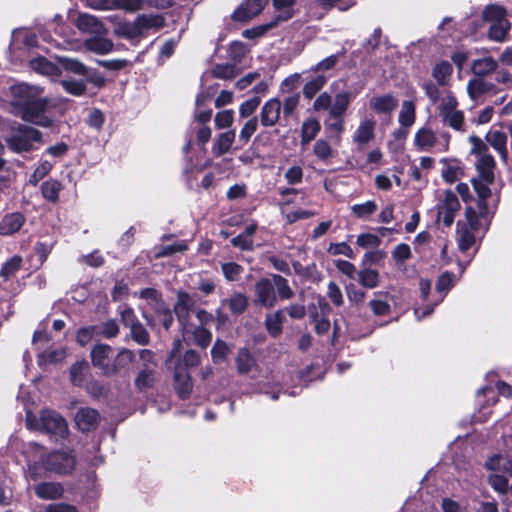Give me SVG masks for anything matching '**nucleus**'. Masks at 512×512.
I'll list each match as a JSON object with an SVG mask.
<instances>
[{
  "label": "nucleus",
  "mask_w": 512,
  "mask_h": 512,
  "mask_svg": "<svg viewBox=\"0 0 512 512\" xmlns=\"http://www.w3.org/2000/svg\"><path fill=\"white\" fill-rule=\"evenodd\" d=\"M196 299L185 291H178L173 311L177 317L184 339L192 335L195 344L201 348L209 346L212 340L211 332L203 326H195L190 322L191 314L195 312Z\"/></svg>",
  "instance_id": "nucleus-1"
},
{
  "label": "nucleus",
  "mask_w": 512,
  "mask_h": 512,
  "mask_svg": "<svg viewBox=\"0 0 512 512\" xmlns=\"http://www.w3.org/2000/svg\"><path fill=\"white\" fill-rule=\"evenodd\" d=\"M26 426L29 429L43 431L61 438L68 434L66 420L59 413L48 409L42 410L39 416L27 412Z\"/></svg>",
  "instance_id": "nucleus-2"
},
{
  "label": "nucleus",
  "mask_w": 512,
  "mask_h": 512,
  "mask_svg": "<svg viewBox=\"0 0 512 512\" xmlns=\"http://www.w3.org/2000/svg\"><path fill=\"white\" fill-rule=\"evenodd\" d=\"M506 8L498 4L487 5L482 12V20L490 24L488 38L492 41L502 43L507 40L511 29V23L507 19Z\"/></svg>",
  "instance_id": "nucleus-3"
},
{
  "label": "nucleus",
  "mask_w": 512,
  "mask_h": 512,
  "mask_svg": "<svg viewBox=\"0 0 512 512\" xmlns=\"http://www.w3.org/2000/svg\"><path fill=\"white\" fill-rule=\"evenodd\" d=\"M466 223H457L458 246L461 251L469 250L475 242V232L483 226H488L491 219L480 218V214L468 206L465 211Z\"/></svg>",
  "instance_id": "nucleus-4"
},
{
  "label": "nucleus",
  "mask_w": 512,
  "mask_h": 512,
  "mask_svg": "<svg viewBox=\"0 0 512 512\" xmlns=\"http://www.w3.org/2000/svg\"><path fill=\"white\" fill-rule=\"evenodd\" d=\"M451 135L449 132H441L439 136L429 127H421L414 136V146L418 151L446 152L449 149Z\"/></svg>",
  "instance_id": "nucleus-5"
},
{
  "label": "nucleus",
  "mask_w": 512,
  "mask_h": 512,
  "mask_svg": "<svg viewBox=\"0 0 512 512\" xmlns=\"http://www.w3.org/2000/svg\"><path fill=\"white\" fill-rule=\"evenodd\" d=\"M19 104L21 105L19 115L24 121L43 127L50 126L51 119L46 115L49 104L47 99H27Z\"/></svg>",
  "instance_id": "nucleus-6"
},
{
  "label": "nucleus",
  "mask_w": 512,
  "mask_h": 512,
  "mask_svg": "<svg viewBox=\"0 0 512 512\" xmlns=\"http://www.w3.org/2000/svg\"><path fill=\"white\" fill-rule=\"evenodd\" d=\"M9 149L16 153L28 152L35 142L41 141V133L32 127L18 125L13 134L5 139Z\"/></svg>",
  "instance_id": "nucleus-7"
},
{
  "label": "nucleus",
  "mask_w": 512,
  "mask_h": 512,
  "mask_svg": "<svg viewBox=\"0 0 512 512\" xmlns=\"http://www.w3.org/2000/svg\"><path fill=\"white\" fill-rule=\"evenodd\" d=\"M493 181H486L481 177L473 178L472 184L475 192L478 196L477 201V213L480 214V218L485 220L491 219L497 206V201L492 198L491 189L489 185Z\"/></svg>",
  "instance_id": "nucleus-8"
},
{
  "label": "nucleus",
  "mask_w": 512,
  "mask_h": 512,
  "mask_svg": "<svg viewBox=\"0 0 512 512\" xmlns=\"http://www.w3.org/2000/svg\"><path fill=\"white\" fill-rule=\"evenodd\" d=\"M460 208L461 205L457 195L451 190L445 191L442 199L437 205L438 221H442L446 227H450L453 224L456 214Z\"/></svg>",
  "instance_id": "nucleus-9"
},
{
  "label": "nucleus",
  "mask_w": 512,
  "mask_h": 512,
  "mask_svg": "<svg viewBox=\"0 0 512 512\" xmlns=\"http://www.w3.org/2000/svg\"><path fill=\"white\" fill-rule=\"evenodd\" d=\"M45 467L57 474H69L75 467V457L71 452L55 451L48 455Z\"/></svg>",
  "instance_id": "nucleus-10"
},
{
  "label": "nucleus",
  "mask_w": 512,
  "mask_h": 512,
  "mask_svg": "<svg viewBox=\"0 0 512 512\" xmlns=\"http://www.w3.org/2000/svg\"><path fill=\"white\" fill-rule=\"evenodd\" d=\"M254 296V303L265 308H272L277 303L275 288L269 278H261L255 283Z\"/></svg>",
  "instance_id": "nucleus-11"
},
{
  "label": "nucleus",
  "mask_w": 512,
  "mask_h": 512,
  "mask_svg": "<svg viewBox=\"0 0 512 512\" xmlns=\"http://www.w3.org/2000/svg\"><path fill=\"white\" fill-rule=\"evenodd\" d=\"M281 101L279 98L274 97L266 101L261 107L258 122L264 128H271L275 126L281 118Z\"/></svg>",
  "instance_id": "nucleus-12"
},
{
  "label": "nucleus",
  "mask_w": 512,
  "mask_h": 512,
  "mask_svg": "<svg viewBox=\"0 0 512 512\" xmlns=\"http://www.w3.org/2000/svg\"><path fill=\"white\" fill-rule=\"evenodd\" d=\"M111 353V346L103 343L95 345L90 353L92 365L99 369L102 375L107 377H111V372L113 371L110 369Z\"/></svg>",
  "instance_id": "nucleus-13"
},
{
  "label": "nucleus",
  "mask_w": 512,
  "mask_h": 512,
  "mask_svg": "<svg viewBox=\"0 0 512 512\" xmlns=\"http://www.w3.org/2000/svg\"><path fill=\"white\" fill-rule=\"evenodd\" d=\"M266 0H246L232 14L235 21H247L261 13Z\"/></svg>",
  "instance_id": "nucleus-14"
},
{
  "label": "nucleus",
  "mask_w": 512,
  "mask_h": 512,
  "mask_svg": "<svg viewBox=\"0 0 512 512\" xmlns=\"http://www.w3.org/2000/svg\"><path fill=\"white\" fill-rule=\"evenodd\" d=\"M100 415L93 408H81L75 415V423L79 430L83 432L96 429L99 424Z\"/></svg>",
  "instance_id": "nucleus-15"
},
{
  "label": "nucleus",
  "mask_w": 512,
  "mask_h": 512,
  "mask_svg": "<svg viewBox=\"0 0 512 512\" xmlns=\"http://www.w3.org/2000/svg\"><path fill=\"white\" fill-rule=\"evenodd\" d=\"M174 387L178 396L185 400L190 397L193 383L190 374L186 368L177 367L174 372Z\"/></svg>",
  "instance_id": "nucleus-16"
},
{
  "label": "nucleus",
  "mask_w": 512,
  "mask_h": 512,
  "mask_svg": "<svg viewBox=\"0 0 512 512\" xmlns=\"http://www.w3.org/2000/svg\"><path fill=\"white\" fill-rule=\"evenodd\" d=\"M375 137V122L372 119H362L353 134V142L363 148Z\"/></svg>",
  "instance_id": "nucleus-17"
},
{
  "label": "nucleus",
  "mask_w": 512,
  "mask_h": 512,
  "mask_svg": "<svg viewBox=\"0 0 512 512\" xmlns=\"http://www.w3.org/2000/svg\"><path fill=\"white\" fill-rule=\"evenodd\" d=\"M486 141L506 164L508 162L507 135L502 131L491 129L486 134Z\"/></svg>",
  "instance_id": "nucleus-18"
},
{
  "label": "nucleus",
  "mask_w": 512,
  "mask_h": 512,
  "mask_svg": "<svg viewBox=\"0 0 512 512\" xmlns=\"http://www.w3.org/2000/svg\"><path fill=\"white\" fill-rule=\"evenodd\" d=\"M26 218L20 212L9 213L0 221V234L4 236L18 232L25 224Z\"/></svg>",
  "instance_id": "nucleus-19"
},
{
  "label": "nucleus",
  "mask_w": 512,
  "mask_h": 512,
  "mask_svg": "<svg viewBox=\"0 0 512 512\" xmlns=\"http://www.w3.org/2000/svg\"><path fill=\"white\" fill-rule=\"evenodd\" d=\"M325 133L329 139L340 142L341 136L345 130L344 116H332L329 112L328 116L324 119Z\"/></svg>",
  "instance_id": "nucleus-20"
},
{
  "label": "nucleus",
  "mask_w": 512,
  "mask_h": 512,
  "mask_svg": "<svg viewBox=\"0 0 512 512\" xmlns=\"http://www.w3.org/2000/svg\"><path fill=\"white\" fill-rule=\"evenodd\" d=\"M369 106L379 114H390L398 106V99L392 94L378 95L370 99Z\"/></svg>",
  "instance_id": "nucleus-21"
},
{
  "label": "nucleus",
  "mask_w": 512,
  "mask_h": 512,
  "mask_svg": "<svg viewBox=\"0 0 512 512\" xmlns=\"http://www.w3.org/2000/svg\"><path fill=\"white\" fill-rule=\"evenodd\" d=\"M291 18V14L287 13L286 16H276L268 23H264L242 32V36L246 39H257L265 35L269 30L276 27L280 22L286 21Z\"/></svg>",
  "instance_id": "nucleus-22"
},
{
  "label": "nucleus",
  "mask_w": 512,
  "mask_h": 512,
  "mask_svg": "<svg viewBox=\"0 0 512 512\" xmlns=\"http://www.w3.org/2000/svg\"><path fill=\"white\" fill-rule=\"evenodd\" d=\"M34 492L41 499L54 500L62 496L63 487L59 483L41 482L35 486Z\"/></svg>",
  "instance_id": "nucleus-23"
},
{
  "label": "nucleus",
  "mask_w": 512,
  "mask_h": 512,
  "mask_svg": "<svg viewBox=\"0 0 512 512\" xmlns=\"http://www.w3.org/2000/svg\"><path fill=\"white\" fill-rule=\"evenodd\" d=\"M248 297L241 292H234L228 298L222 300V305H226L234 315L243 314L248 308Z\"/></svg>",
  "instance_id": "nucleus-24"
},
{
  "label": "nucleus",
  "mask_w": 512,
  "mask_h": 512,
  "mask_svg": "<svg viewBox=\"0 0 512 512\" xmlns=\"http://www.w3.org/2000/svg\"><path fill=\"white\" fill-rule=\"evenodd\" d=\"M113 33L119 37L127 40H132L140 37L142 34L138 27L136 19L134 21H120L113 30Z\"/></svg>",
  "instance_id": "nucleus-25"
},
{
  "label": "nucleus",
  "mask_w": 512,
  "mask_h": 512,
  "mask_svg": "<svg viewBox=\"0 0 512 512\" xmlns=\"http://www.w3.org/2000/svg\"><path fill=\"white\" fill-rule=\"evenodd\" d=\"M355 98V94L350 91H342L335 95L332 107L329 112L332 116H344L350 103Z\"/></svg>",
  "instance_id": "nucleus-26"
},
{
  "label": "nucleus",
  "mask_w": 512,
  "mask_h": 512,
  "mask_svg": "<svg viewBox=\"0 0 512 512\" xmlns=\"http://www.w3.org/2000/svg\"><path fill=\"white\" fill-rule=\"evenodd\" d=\"M135 19L142 35L150 29L158 30L164 26V18L160 14H140Z\"/></svg>",
  "instance_id": "nucleus-27"
},
{
  "label": "nucleus",
  "mask_w": 512,
  "mask_h": 512,
  "mask_svg": "<svg viewBox=\"0 0 512 512\" xmlns=\"http://www.w3.org/2000/svg\"><path fill=\"white\" fill-rule=\"evenodd\" d=\"M475 166L478 171V177H481L486 181H494L495 161L492 155L486 154L477 157Z\"/></svg>",
  "instance_id": "nucleus-28"
},
{
  "label": "nucleus",
  "mask_w": 512,
  "mask_h": 512,
  "mask_svg": "<svg viewBox=\"0 0 512 512\" xmlns=\"http://www.w3.org/2000/svg\"><path fill=\"white\" fill-rule=\"evenodd\" d=\"M235 131L228 130L218 135L217 139L213 143L212 151L216 156H222L229 152L232 144L235 141Z\"/></svg>",
  "instance_id": "nucleus-29"
},
{
  "label": "nucleus",
  "mask_w": 512,
  "mask_h": 512,
  "mask_svg": "<svg viewBox=\"0 0 512 512\" xmlns=\"http://www.w3.org/2000/svg\"><path fill=\"white\" fill-rule=\"evenodd\" d=\"M76 26L79 30L87 33H100L103 25L96 16L90 14H80L76 20Z\"/></svg>",
  "instance_id": "nucleus-30"
},
{
  "label": "nucleus",
  "mask_w": 512,
  "mask_h": 512,
  "mask_svg": "<svg viewBox=\"0 0 512 512\" xmlns=\"http://www.w3.org/2000/svg\"><path fill=\"white\" fill-rule=\"evenodd\" d=\"M284 320V310H277L273 313H268L266 315L265 327L272 337H277L281 334Z\"/></svg>",
  "instance_id": "nucleus-31"
},
{
  "label": "nucleus",
  "mask_w": 512,
  "mask_h": 512,
  "mask_svg": "<svg viewBox=\"0 0 512 512\" xmlns=\"http://www.w3.org/2000/svg\"><path fill=\"white\" fill-rule=\"evenodd\" d=\"M416 121V105L411 100H405L401 104L398 122L402 127H412Z\"/></svg>",
  "instance_id": "nucleus-32"
},
{
  "label": "nucleus",
  "mask_w": 512,
  "mask_h": 512,
  "mask_svg": "<svg viewBox=\"0 0 512 512\" xmlns=\"http://www.w3.org/2000/svg\"><path fill=\"white\" fill-rule=\"evenodd\" d=\"M485 466L488 470L504 472L512 476V458L496 454L488 458Z\"/></svg>",
  "instance_id": "nucleus-33"
},
{
  "label": "nucleus",
  "mask_w": 512,
  "mask_h": 512,
  "mask_svg": "<svg viewBox=\"0 0 512 512\" xmlns=\"http://www.w3.org/2000/svg\"><path fill=\"white\" fill-rule=\"evenodd\" d=\"M321 129L320 122L315 118H308L304 120L301 126V144L308 145L315 139Z\"/></svg>",
  "instance_id": "nucleus-34"
},
{
  "label": "nucleus",
  "mask_w": 512,
  "mask_h": 512,
  "mask_svg": "<svg viewBox=\"0 0 512 512\" xmlns=\"http://www.w3.org/2000/svg\"><path fill=\"white\" fill-rule=\"evenodd\" d=\"M272 284L274 285L277 300H290L294 297L295 293L289 286L288 280L279 274L272 275Z\"/></svg>",
  "instance_id": "nucleus-35"
},
{
  "label": "nucleus",
  "mask_w": 512,
  "mask_h": 512,
  "mask_svg": "<svg viewBox=\"0 0 512 512\" xmlns=\"http://www.w3.org/2000/svg\"><path fill=\"white\" fill-rule=\"evenodd\" d=\"M139 297L147 301L151 309L156 313L160 309H164L167 304L162 298V294L154 288H145L139 292Z\"/></svg>",
  "instance_id": "nucleus-36"
},
{
  "label": "nucleus",
  "mask_w": 512,
  "mask_h": 512,
  "mask_svg": "<svg viewBox=\"0 0 512 512\" xmlns=\"http://www.w3.org/2000/svg\"><path fill=\"white\" fill-rule=\"evenodd\" d=\"M134 357L135 355L133 351L129 349L122 348L121 350H119L110 366V369L113 370L111 372V376H114L121 370L127 368L133 362Z\"/></svg>",
  "instance_id": "nucleus-37"
},
{
  "label": "nucleus",
  "mask_w": 512,
  "mask_h": 512,
  "mask_svg": "<svg viewBox=\"0 0 512 512\" xmlns=\"http://www.w3.org/2000/svg\"><path fill=\"white\" fill-rule=\"evenodd\" d=\"M152 6V0H113V10H124L128 13H134Z\"/></svg>",
  "instance_id": "nucleus-38"
},
{
  "label": "nucleus",
  "mask_w": 512,
  "mask_h": 512,
  "mask_svg": "<svg viewBox=\"0 0 512 512\" xmlns=\"http://www.w3.org/2000/svg\"><path fill=\"white\" fill-rule=\"evenodd\" d=\"M497 62L492 57L477 59L472 64V71L476 76L483 77L497 69Z\"/></svg>",
  "instance_id": "nucleus-39"
},
{
  "label": "nucleus",
  "mask_w": 512,
  "mask_h": 512,
  "mask_svg": "<svg viewBox=\"0 0 512 512\" xmlns=\"http://www.w3.org/2000/svg\"><path fill=\"white\" fill-rule=\"evenodd\" d=\"M30 67L43 75L54 76L58 74V67L45 57H36L30 60Z\"/></svg>",
  "instance_id": "nucleus-40"
},
{
  "label": "nucleus",
  "mask_w": 512,
  "mask_h": 512,
  "mask_svg": "<svg viewBox=\"0 0 512 512\" xmlns=\"http://www.w3.org/2000/svg\"><path fill=\"white\" fill-rule=\"evenodd\" d=\"M442 122L458 132H465V117L461 110H456L441 116Z\"/></svg>",
  "instance_id": "nucleus-41"
},
{
  "label": "nucleus",
  "mask_w": 512,
  "mask_h": 512,
  "mask_svg": "<svg viewBox=\"0 0 512 512\" xmlns=\"http://www.w3.org/2000/svg\"><path fill=\"white\" fill-rule=\"evenodd\" d=\"M492 88H493V84L485 81L481 77L471 79L467 85V90H468L469 96L473 99L478 98L479 96L490 92L492 90Z\"/></svg>",
  "instance_id": "nucleus-42"
},
{
  "label": "nucleus",
  "mask_w": 512,
  "mask_h": 512,
  "mask_svg": "<svg viewBox=\"0 0 512 512\" xmlns=\"http://www.w3.org/2000/svg\"><path fill=\"white\" fill-rule=\"evenodd\" d=\"M255 364V358L248 349L242 348L239 350L236 358L237 371L239 373L246 374L250 372Z\"/></svg>",
  "instance_id": "nucleus-43"
},
{
  "label": "nucleus",
  "mask_w": 512,
  "mask_h": 512,
  "mask_svg": "<svg viewBox=\"0 0 512 512\" xmlns=\"http://www.w3.org/2000/svg\"><path fill=\"white\" fill-rule=\"evenodd\" d=\"M358 282L367 289H373L379 284V273L375 269L364 268L357 273Z\"/></svg>",
  "instance_id": "nucleus-44"
},
{
  "label": "nucleus",
  "mask_w": 512,
  "mask_h": 512,
  "mask_svg": "<svg viewBox=\"0 0 512 512\" xmlns=\"http://www.w3.org/2000/svg\"><path fill=\"white\" fill-rule=\"evenodd\" d=\"M375 298H373L369 302L370 309L376 316H386L390 313V305L385 300L387 297V293L377 292L374 294Z\"/></svg>",
  "instance_id": "nucleus-45"
},
{
  "label": "nucleus",
  "mask_w": 512,
  "mask_h": 512,
  "mask_svg": "<svg viewBox=\"0 0 512 512\" xmlns=\"http://www.w3.org/2000/svg\"><path fill=\"white\" fill-rule=\"evenodd\" d=\"M258 117L253 116L249 120L245 122L243 127L240 130L238 142L240 143L239 148L245 146L249 141L252 135L256 132L258 125Z\"/></svg>",
  "instance_id": "nucleus-46"
},
{
  "label": "nucleus",
  "mask_w": 512,
  "mask_h": 512,
  "mask_svg": "<svg viewBox=\"0 0 512 512\" xmlns=\"http://www.w3.org/2000/svg\"><path fill=\"white\" fill-rule=\"evenodd\" d=\"M327 77L324 75H317L308 81L303 87V95L306 99H312L326 84Z\"/></svg>",
  "instance_id": "nucleus-47"
},
{
  "label": "nucleus",
  "mask_w": 512,
  "mask_h": 512,
  "mask_svg": "<svg viewBox=\"0 0 512 512\" xmlns=\"http://www.w3.org/2000/svg\"><path fill=\"white\" fill-rule=\"evenodd\" d=\"M61 189L62 184L54 179L45 181L41 186L43 197L50 202H56L58 200Z\"/></svg>",
  "instance_id": "nucleus-48"
},
{
  "label": "nucleus",
  "mask_w": 512,
  "mask_h": 512,
  "mask_svg": "<svg viewBox=\"0 0 512 512\" xmlns=\"http://www.w3.org/2000/svg\"><path fill=\"white\" fill-rule=\"evenodd\" d=\"M454 281H455V275L453 273H450V272H444L442 273L439 277H438V280H437V283H436V291L440 294H442L441 298L435 303V305L439 304L444 296L446 295V293L452 289V287L454 286Z\"/></svg>",
  "instance_id": "nucleus-49"
},
{
  "label": "nucleus",
  "mask_w": 512,
  "mask_h": 512,
  "mask_svg": "<svg viewBox=\"0 0 512 512\" xmlns=\"http://www.w3.org/2000/svg\"><path fill=\"white\" fill-rule=\"evenodd\" d=\"M61 86L67 93L77 97L84 95L86 92V81L84 80L65 79L61 81Z\"/></svg>",
  "instance_id": "nucleus-50"
},
{
  "label": "nucleus",
  "mask_w": 512,
  "mask_h": 512,
  "mask_svg": "<svg viewBox=\"0 0 512 512\" xmlns=\"http://www.w3.org/2000/svg\"><path fill=\"white\" fill-rule=\"evenodd\" d=\"M88 363L85 360L74 363L70 368V380L75 386H82Z\"/></svg>",
  "instance_id": "nucleus-51"
},
{
  "label": "nucleus",
  "mask_w": 512,
  "mask_h": 512,
  "mask_svg": "<svg viewBox=\"0 0 512 512\" xmlns=\"http://www.w3.org/2000/svg\"><path fill=\"white\" fill-rule=\"evenodd\" d=\"M154 384V370L146 367L141 370L136 379L135 386L140 390L144 391L151 388Z\"/></svg>",
  "instance_id": "nucleus-52"
},
{
  "label": "nucleus",
  "mask_w": 512,
  "mask_h": 512,
  "mask_svg": "<svg viewBox=\"0 0 512 512\" xmlns=\"http://www.w3.org/2000/svg\"><path fill=\"white\" fill-rule=\"evenodd\" d=\"M87 47L95 53L107 54L112 51L113 43L106 38H92L87 41Z\"/></svg>",
  "instance_id": "nucleus-53"
},
{
  "label": "nucleus",
  "mask_w": 512,
  "mask_h": 512,
  "mask_svg": "<svg viewBox=\"0 0 512 512\" xmlns=\"http://www.w3.org/2000/svg\"><path fill=\"white\" fill-rule=\"evenodd\" d=\"M59 62L62 65V67L68 72L80 76H85L87 74L88 68L78 60L71 59L68 57H60Z\"/></svg>",
  "instance_id": "nucleus-54"
},
{
  "label": "nucleus",
  "mask_w": 512,
  "mask_h": 512,
  "mask_svg": "<svg viewBox=\"0 0 512 512\" xmlns=\"http://www.w3.org/2000/svg\"><path fill=\"white\" fill-rule=\"evenodd\" d=\"M377 210V204L372 201L368 200L361 204H354L351 207L352 214L357 218H367L368 216L372 215Z\"/></svg>",
  "instance_id": "nucleus-55"
},
{
  "label": "nucleus",
  "mask_w": 512,
  "mask_h": 512,
  "mask_svg": "<svg viewBox=\"0 0 512 512\" xmlns=\"http://www.w3.org/2000/svg\"><path fill=\"white\" fill-rule=\"evenodd\" d=\"M22 258L20 256H13L7 260L0 270V276L5 280L11 278L21 267Z\"/></svg>",
  "instance_id": "nucleus-56"
},
{
  "label": "nucleus",
  "mask_w": 512,
  "mask_h": 512,
  "mask_svg": "<svg viewBox=\"0 0 512 512\" xmlns=\"http://www.w3.org/2000/svg\"><path fill=\"white\" fill-rule=\"evenodd\" d=\"M130 328V334L132 339L139 345H147L150 342V336L146 328L139 321L132 325Z\"/></svg>",
  "instance_id": "nucleus-57"
},
{
  "label": "nucleus",
  "mask_w": 512,
  "mask_h": 512,
  "mask_svg": "<svg viewBox=\"0 0 512 512\" xmlns=\"http://www.w3.org/2000/svg\"><path fill=\"white\" fill-rule=\"evenodd\" d=\"M300 102V95L298 93H293L286 96L283 101H281L283 111V117L285 119L291 117L295 110L297 109Z\"/></svg>",
  "instance_id": "nucleus-58"
},
{
  "label": "nucleus",
  "mask_w": 512,
  "mask_h": 512,
  "mask_svg": "<svg viewBox=\"0 0 512 512\" xmlns=\"http://www.w3.org/2000/svg\"><path fill=\"white\" fill-rule=\"evenodd\" d=\"M452 70V65L448 61H442L434 66L432 75L439 84L443 85Z\"/></svg>",
  "instance_id": "nucleus-59"
},
{
  "label": "nucleus",
  "mask_w": 512,
  "mask_h": 512,
  "mask_svg": "<svg viewBox=\"0 0 512 512\" xmlns=\"http://www.w3.org/2000/svg\"><path fill=\"white\" fill-rule=\"evenodd\" d=\"M315 156L321 161H327L333 156V150L327 140L318 139L313 147Z\"/></svg>",
  "instance_id": "nucleus-60"
},
{
  "label": "nucleus",
  "mask_w": 512,
  "mask_h": 512,
  "mask_svg": "<svg viewBox=\"0 0 512 512\" xmlns=\"http://www.w3.org/2000/svg\"><path fill=\"white\" fill-rule=\"evenodd\" d=\"M222 272L226 280L234 282L241 278L243 268L235 262H228L222 264Z\"/></svg>",
  "instance_id": "nucleus-61"
},
{
  "label": "nucleus",
  "mask_w": 512,
  "mask_h": 512,
  "mask_svg": "<svg viewBox=\"0 0 512 512\" xmlns=\"http://www.w3.org/2000/svg\"><path fill=\"white\" fill-rule=\"evenodd\" d=\"M118 314L123 325L128 328L139 322L134 310L127 304H122L118 307Z\"/></svg>",
  "instance_id": "nucleus-62"
},
{
  "label": "nucleus",
  "mask_w": 512,
  "mask_h": 512,
  "mask_svg": "<svg viewBox=\"0 0 512 512\" xmlns=\"http://www.w3.org/2000/svg\"><path fill=\"white\" fill-rule=\"evenodd\" d=\"M261 103L258 96H254L245 100L239 107V115L241 118H247L254 114Z\"/></svg>",
  "instance_id": "nucleus-63"
},
{
  "label": "nucleus",
  "mask_w": 512,
  "mask_h": 512,
  "mask_svg": "<svg viewBox=\"0 0 512 512\" xmlns=\"http://www.w3.org/2000/svg\"><path fill=\"white\" fill-rule=\"evenodd\" d=\"M215 127L217 129L229 128L234 121V112L231 109L222 110L215 115Z\"/></svg>",
  "instance_id": "nucleus-64"
}]
</instances>
